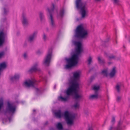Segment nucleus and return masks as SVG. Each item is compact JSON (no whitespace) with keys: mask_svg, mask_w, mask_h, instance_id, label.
Returning <instances> with one entry per match:
<instances>
[{"mask_svg":"<svg viewBox=\"0 0 130 130\" xmlns=\"http://www.w3.org/2000/svg\"><path fill=\"white\" fill-rule=\"evenodd\" d=\"M22 22L23 25L24 26H26L28 24V20L26 15H23Z\"/></svg>","mask_w":130,"mask_h":130,"instance_id":"12","label":"nucleus"},{"mask_svg":"<svg viewBox=\"0 0 130 130\" xmlns=\"http://www.w3.org/2000/svg\"><path fill=\"white\" fill-rule=\"evenodd\" d=\"M113 3L115 4H117L119 2L118 0H113Z\"/></svg>","mask_w":130,"mask_h":130,"instance_id":"34","label":"nucleus"},{"mask_svg":"<svg viewBox=\"0 0 130 130\" xmlns=\"http://www.w3.org/2000/svg\"><path fill=\"white\" fill-rule=\"evenodd\" d=\"M101 0H95V1L96 2H99Z\"/></svg>","mask_w":130,"mask_h":130,"instance_id":"42","label":"nucleus"},{"mask_svg":"<svg viewBox=\"0 0 130 130\" xmlns=\"http://www.w3.org/2000/svg\"><path fill=\"white\" fill-rule=\"evenodd\" d=\"M37 66V63H35L34 65L29 70V72L30 73H31L33 72L39 71L40 70L38 68Z\"/></svg>","mask_w":130,"mask_h":130,"instance_id":"11","label":"nucleus"},{"mask_svg":"<svg viewBox=\"0 0 130 130\" xmlns=\"http://www.w3.org/2000/svg\"><path fill=\"white\" fill-rule=\"evenodd\" d=\"M121 86V85H119L118 84H117L116 86V89L118 92L120 91V88Z\"/></svg>","mask_w":130,"mask_h":130,"instance_id":"30","label":"nucleus"},{"mask_svg":"<svg viewBox=\"0 0 130 130\" xmlns=\"http://www.w3.org/2000/svg\"><path fill=\"white\" fill-rule=\"evenodd\" d=\"M115 118L113 117H112V119L111 121V123L112 124L115 123Z\"/></svg>","mask_w":130,"mask_h":130,"instance_id":"33","label":"nucleus"},{"mask_svg":"<svg viewBox=\"0 0 130 130\" xmlns=\"http://www.w3.org/2000/svg\"><path fill=\"white\" fill-rule=\"evenodd\" d=\"M19 77L20 76L18 74H15L14 77L11 78V80L12 81L16 80L19 79Z\"/></svg>","mask_w":130,"mask_h":130,"instance_id":"20","label":"nucleus"},{"mask_svg":"<svg viewBox=\"0 0 130 130\" xmlns=\"http://www.w3.org/2000/svg\"><path fill=\"white\" fill-rule=\"evenodd\" d=\"M88 130H93L92 127H90L89 128Z\"/></svg>","mask_w":130,"mask_h":130,"instance_id":"40","label":"nucleus"},{"mask_svg":"<svg viewBox=\"0 0 130 130\" xmlns=\"http://www.w3.org/2000/svg\"><path fill=\"white\" fill-rule=\"evenodd\" d=\"M116 43H117V41L116 40Z\"/></svg>","mask_w":130,"mask_h":130,"instance_id":"44","label":"nucleus"},{"mask_svg":"<svg viewBox=\"0 0 130 130\" xmlns=\"http://www.w3.org/2000/svg\"><path fill=\"white\" fill-rule=\"evenodd\" d=\"M98 60L99 63L101 64H103L105 62L104 60L103 59H102V58L100 57H98Z\"/></svg>","mask_w":130,"mask_h":130,"instance_id":"22","label":"nucleus"},{"mask_svg":"<svg viewBox=\"0 0 130 130\" xmlns=\"http://www.w3.org/2000/svg\"><path fill=\"white\" fill-rule=\"evenodd\" d=\"M4 54V53L3 52H2L0 53V58H1Z\"/></svg>","mask_w":130,"mask_h":130,"instance_id":"36","label":"nucleus"},{"mask_svg":"<svg viewBox=\"0 0 130 130\" xmlns=\"http://www.w3.org/2000/svg\"><path fill=\"white\" fill-rule=\"evenodd\" d=\"M5 38V34L3 31L0 32V46L2 45L4 42Z\"/></svg>","mask_w":130,"mask_h":130,"instance_id":"13","label":"nucleus"},{"mask_svg":"<svg viewBox=\"0 0 130 130\" xmlns=\"http://www.w3.org/2000/svg\"><path fill=\"white\" fill-rule=\"evenodd\" d=\"M80 76V73L79 72H76L73 73V76L74 79L72 83H77V82L79 79Z\"/></svg>","mask_w":130,"mask_h":130,"instance_id":"10","label":"nucleus"},{"mask_svg":"<svg viewBox=\"0 0 130 130\" xmlns=\"http://www.w3.org/2000/svg\"><path fill=\"white\" fill-rule=\"evenodd\" d=\"M98 97V93L95 92V94L91 95L89 97V99L90 100H93L97 99Z\"/></svg>","mask_w":130,"mask_h":130,"instance_id":"16","label":"nucleus"},{"mask_svg":"<svg viewBox=\"0 0 130 130\" xmlns=\"http://www.w3.org/2000/svg\"><path fill=\"white\" fill-rule=\"evenodd\" d=\"M76 36L78 37L85 38L88 36V33L87 30L85 29L81 25L78 26L76 28Z\"/></svg>","mask_w":130,"mask_h":130,"instance_id":"3","label":"nucleus"},{"mask_svg":"<svg viewBox=\"0 0 130 130\" xmlns=\"http://www.w3.org/2000/svg\"><path fill=\"white\" fill-rule=\"evenodd\" d=\"M101 73L104 76H107L108 74L107 69H106L102 71Z\"/></svg>","mask_w":130,"mask_h":130,"instance_id":"24","label":"nucleus"},{"mask_svg":"<svg viewBox=\"0 0 130 130\" xmlns=\"http://www.w3.org/2000/svg\"><path fill=\"white\" fill-rule=\"evenodd\" d=\"M87 61H88V65H90L92 62V58L91 56L89 57Z\"/></svg>","mask_w":130,"mask_h":130,"instance_id":"29","label":"nucleus"},{"mask_svg":"<svg viewBox=\"0 0 130 130\" xmlns=\"http://www.w3.org/2000/svg\"><path fill=\"white\" fill-rule=\"evenodd\" d=\"M33 111L34 112H35L36 111L35 110H33Z\"/></svg>","mask_w":130,"mask_h":130,"instance_id":"43","label":"nucleus"},{"mask_svg":"<svg viewBox=\"0 0 130 130\" xmlns=\"http://www.w3.org/2000/svg\"><path fill=\"white\" fill-rule=\"evenodd\" d=\"M75 44L77 47L76 50V53L73 55L71 58L68 59V64L66 66V69L71 68L75 66L78 63L79 55L82 51V49L81 42H76Z\"/></svg>","mask_w":130,"mask_h":130,"instance_id":"1","label":"nucleus"},{"mask_svg":"<svg viewBox=\"0 0 130 130\" xmlns=\"http://www.w3.org/2000/svg\"><path fill=\"white\" fill-rule=\"evenodd\" d=\"M100 89V86H94L93 88V89L95 91V92L98 93V91Z\"/></svg>","mask_w":130,"mask_h":130,"instance_id":"25","label":"nucleus"},{"mask_svg":"<svg viewBox=\"0 0 130 130\" xmlns=\"http://www.w3.org/2000/svg\"><path fill=\"white\" fill-rule=\"evenodd\" d=\"M39 17L41 21H44L45 20L43 14L42 12H40L39 13Z\"/></svg>","mask_w":130,"mask_h":130,"instance_id":"21","label":"nucleus"},{"mask_svg":"<svg viewBox=\"0 0 130 130\" xmlns=\"http://www.w3.org/2000/svg\"><path fill=\"white\" fill-rule=\"evenodd\" d=\"M57 128L59 130L62 129H63V126L60 123H58L57 125Z\"/></svg>","mask_w":130,"mask_h":130,"instance_id":"28","label":"nucleus"},{"mask_svg":"<svg viewBox=\"0 0 130 130\" xmlns=\"http://www.w3.org/2000/svg\"><path fill=\"white\" fill-rule=\"evenodd\" d=\"M55 115L57 117L61 118L62 116L61 111L60 110H58L55 113Z\"/></svg>","mask_w":130,"mask_h":130,"instance_id":"17","label":"nucleus"},{"mask_svg":"<svg viewBox=\"0 0 130 130\" xmlns=\"http://www.w3.org/2000/svg\"><path fill=\"white\" fill-rule=\"evenodd\" d=\"M52 49L48 50V53L43 62V64L46 66H48L50 62L52 55Z\"/></svg>","mask_w":130,"mask_h":130,"instance_id":"7","label":"nucleus"},{"mask_svg":"<svg viewBox=\"0 0 130 130\" xmlns=\"http://www.w3.org/2000/svg\"><path fill=\"white\" fill-rule=\"evenodd\" d=\"M15 107L14 106L9 102H8L7 111L13 113L15 111Z\"/></svg>","mask_w":130,"mask_h":130,"instance_id":"9","label":"nucleus"},{"mask_svg":"<svg viewBox=\"0 0 130 130\" xmlns=\"http://www.w3.org/2000/svg\"><path fill=\"white\" fill-rule=\"evenodd\" d=\"M54 8L55 6L53 4H52L51 8H47V11L50 13V16L48 17L49 20L50 25L52 27H54L55 26L54 21L52 14V13L53 12Z\"/></svg>","mask_w":130,"mask_h":130,"instance_id":"6","label":"nucleus"},{"mask_svg":"<svg viewBox=\"0 0 130 130\" xmlns=\"http://www.w3.org/2000/svg\"><path fill=\"white\" fill-rule=\"evenodd\" d=\"M36 82V80L35 79L32 80H29L28 81H25L24 83V84L26 87H28L30 86L34 87L37 85Z\"/></svg>","mask_w":130,"mask_h":130,"instance_id":"8","label":"nucleus"},{"mask_svg":"<svg viewBox=\"0 0 130 130\" xmlns=\"http://www.w3.org/2000/svg\"><path fill=\"white\" fill-rule=\"evenodd\" d=\"M64 12V9H62L60 10L59 14L58 15V17H62L63 15Z\"/></svg>","mask_w":130,"mask_h":130,"instance_id":"26","label":"nucleus"},{"mask_svg":"<svg viewBox=\"0 0 130 130\" xmlns=\"http://www.w3.org/2000/svg\"><path fill=\"white\" fill-rule=\"evenodd\" d=\"M69 99V97L67 96L65 98H63L62 96H60L58 97V99L59 100L62 101H66Z\"/></svg>","mask_w":130,"mask_h":130,"instance_id":"19","label":"nucleus"},{"mask_svg":"<svg viewBox=\"0 0 130 130\" xmlns=\"http://www.w3.org/2000/svg\"><path fill=\"white\" fill-rule=\"evenodd\" d=\"M122 122L121 121H119L118 123L117 126L115 129V130H122Z\"/></svg>","mask_w":130,"mask_h":130,"instance_id":"15","label":"nucleus"},{"mask_svg":"<svg viewBox=\"0 0 130 130\" xmlns=\"http://www.w3.org/2000/svg\"><path fill=\"white\" fill-rule=\"evenodd\" d=\"M37 33V32H35L32 35H30L28 39V41L30 42L32 41L36 37Z\"/></svg>","mask_w":130,"mask_h":130,"instance_id":"14","label":"nucleus"},{"mask_svg":"<svg viewBox=\"0 0 130 130\" xmlns=\"http://www.w3.org/2000/svg\"><path fill=\"white\" fill-rule=\"evenodd\" d=\"M116 72V68L115 67H114L113 68L109 74V75L110 77H112L114 76Z\"/></svg>","mask_w":130,"mask_h":130,"instance_id":"18","label":"nucleus"},{"mask_svg":"<svg viewBox=\"0 0 130 130\" xmlns=\"http://www.w3.org/2000/svg\"><path fill=\"white\" fill-rule=\"evenodd\" d=\"M121 98L119 96H118L117 98V101H119L121 99Z\"/></svg>","mask_w":130,"mask_h":130,"instance_id":"37","label":"nucleus"},{"mask_svg":"<svg viewBox=\"0 0 130 130\" xmlns=\"http://www.w3.org/2000/svg\"><path fill=\"white\" fill-rule=\"evenodd\" d=\"M113 129V127H112L111 126L109 128V129L108 130H112Z\"/></svg>","mask_w":130,"mask_h":130,"instance_id":"39","label":"nucleus"},{"mask_svg":"<svg viewBox=\"0 0 130 130\" xmlns=\"http://www.w3.org/2000/svg\"><path fill=\"white\" fill-rule=\"evenodd\" d=\"M115 58V57L113 56H112L109 57V58L110 59H114Z\"/></svg>","mask_w":130,"mask_h":130,"instance_id":"38","label":"nucleus"},{"mask_svg":"<svg viewBox=\"0 0 130 130\" xmlns=\"http://www.w3.org/2000/svg\"><path fill=\"white\" fill-rule=\"evenodd\" d=\"M4 14L5 15L6 14L7 12L8 11V10L7 8H4Z\"/></svg>","mask_w":130,"mask_h":130,"instance_id":"31","label":"nucleus"},{"mask_svg":"<svg viewBox=\"0 0 130 130\" xmlns=\"http://www.w3.org/2000/svg\"><path fill=\"white\" fill-rule=\"evenodd\" d=\"M27 55L26 53H24L23 55V56H24V58L25 59H26L27 58Z\"/></svg>","mask_w":130,"mask_h":130,"instance_id":"35","label":"nucleus"},{"mask_svg":"<svg viewBox=\"0 0 130 130\" xmlns=\"http://www.w3.org/2000/svg\"><path fill=\"white\" fill-rule=\"evenodd\" d=\"M79 85L78 83H72V85L68 89L66 93L68 97L69 96L72 95L73 93L77 91Z\"/></svg>","mask_w":130,"mask_h":130,"instance_id":"5","label":"nucleus"},{"mask_svg":"<svg viewBox=\"0 0 130 130\" xmlns=\"http://www.w3.org/2000/svg\"><path fill=\"white\" fill-rule=\"evenodd\" d=\"M43 38L44 41H45L47 39V37L45 35V34H43Z\"/></svg>","mask_w":130,"mask_h":130,"instance_id":"32","label":"nucleus"},{"mask_svg":"<svg viewBox=\"0 0 130 130\" xmlns=\"http://www.w3.org/2000/svg\"><path fill=\"white\" fill-rule=\"evenodd\" d=\"M64 116L68 125L71 126L73 125L74 120L75 118L74 115L69 114L68 111H66L64 112Z\"/></svg>","mask_w":130,"mask_h":130,"instance_id":"4","label":"nucleus"},{"mask_svg":"<svg viewBox=\"0 0 130 130\" xmlns=\"http://www.w3.org/2000/svg\"><path fill=\"white\" fill-rule=\"evenodd\" d=\"M76 5L77 9H80V12L82 18H84L88 16V11L86 4L82 3L81 0H76Z\"/></svg>","mask_w":130,"mask_h":130,"instance_id":"2","label":"nucleus"},{"mask_svg":"<svg viewBox=\"0 0 130 130\" xmlns=\"http://www.w3.org/2000/svg\"><path fill=\"white\" fill-rule=\"evenodd\" d=\"M73 107L75 109H78L79 107V104L78 102H76L73 106Z\"/></svg>","mask_w":130,"mask_h":130,"instance_id":"27","label":"nucleus"},{"mask_svg":"<svg viewBox=\"0 0 130 130\" xmlns=\"http://www.w3.org/2000/svg\"><path fill=\"white\" fill-rule=\"evenodd\" d=\"M40 51H38L37 52V53L38 54H40Z\"/></svg>","mask_w":130,"mask_h":130,"instance_id":"41","label":"nucleus"},{"mask_svg":"<svg viewBox=\"0 0 130 130\" xmlns=\"http://www.w3.org/2000/svg\"><path fill=\"white\" fill-rule=\"evenodd\" d=\"M76 92H75V95H74V98L75 99H80L81 98L82 96L81 95H79L76 92Z\"/></svg>","mask_w":130,"mask_h":130,"instance_id":"23","label":"nucleus"}]
</instances>
